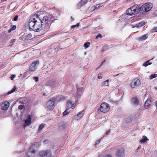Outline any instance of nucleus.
<instances>
[{
	"mask_svg": "<svg viewBox=\"0 0 157 157\" xmlns=\"http://www.w3.org/2000/svg\"><path fill=\"white\" fill-rule=\"evenodd\" d=\"M45 125V124H42L39 126L38 129V132H41V130L44 128Z\"/></svg>",
	"mask_w": 157,
	"mask_h": 157,
	"instance_id": "obj_24",
	"label": "nucleus"
},
{
	"mask_svg": "<svg viewBox=\"0 0 157 157\" xmlns=\"http://www.w3.org/2000/svg\"><path fill=\"white\" fill-rule=\"evenodd\" d=\"M102 37V35L101 34H99L96 36V39H98L99 38H101Z\"/></svg>",
	"mask_w": 157,
	"mask_h": 157,
	"instance_id": "obj_34",
	"label": "nucleus"
},
{
	"mask_svg": "<svg viewBox=\"0 0 157 157\" xmlns=\"http://www.w3.org/2000/svg\"><path fill=\"white\" fill-rule=\"evenodd\" d=\"M72 102L71 101H68L67 104V106L69 108H71L72 105Z\"/></svg>",
	"mask_w": 157,
	"mask_h": 157,
	"instance_id": "obj_28",
	"label": "nucleus"
},
{
	"mask_svg": "<svg viewBox=\"0 0 157 157\" xmlns=\"http://www.w3.org/2000/svg\"><path fill=\"white\" fill-rule=\"evenodd\" d=\"M12 44V42L11 41V42L10 43V44Z\"/></svg>",
	"mask_w": 157,
	"mask_h": 157,
	"instance_id": "obj_56",
	"label": "nucleus"
},
{
	"mask_svg": "<svg viewBox=\"0 0 157 157\" xmlns=\"http://www.w3.org/2000/svg\"><path fill=\"white\" fill-rule=\"evenodd\" d=\"M152 4L151 3H146L139 7V11L147 12L149 11L152 7Z\"/></svg>",
	"mask_w": 157,
	"mask_h": 157,
	"instance_id": "obj_3",
	"label": "nucleus"
},
{
	"mask_svg": "<svg viewBox=\"0 0 157 157\" xmlns=\"http://www.w3.org/2000/svg\"><path fill=\"white\" fill-rule=\"evenodd\" d=\"M65 99V98L64 96L61 95L59 99L60 101H63Z\"/></svg>",
	"mask_w": 157,
	"mask_h": 157,
	"instance_id": "obj_35",
	"label": "nucleus"
},
{
	"mask_svg": "<svg viewBox=\"0 0 157 157\" xmlns=\"http://www.w3.org/2000/svg\"><path fill=\"white\" fill-rule=\"evenodd\" d=\"M102 74L101 73H99L98 75V78L99 79H101L102 78Z\"/></svg>",
	"mask_w": 157,
	"mask_h": 157,
	"instance_id": "obj_37",
	"label": "nucleus"
},
{
	"mask_svg": "<svg viewBox=\"0 0 157 157\" xmlns=\"http://www.w3.org/2000/svg\"><path fill=\"white\" fill-rule=\"evenodd\" d=\"M100 141H101V140L100 139L98 140L97 141H96L95 143V145H96L99 144L100 142Z\"/></svg>",
	"mask_w": 157,
	"mask_h": 157,
	"instance_id": "obj_36",
	"label": "nucleus"
},
{
	"mask_svg": "<svg viewBox=\"0 0 157 157\" xmlns=\"http://www.w3.org/2000/svg\"><path fill=\"white\" fill-rule=\"evenodd\" d=\"M71 105H71V108L72 109H74L75 106V105L74 103H73L72 102V103Z\"/></svg>",
	"mask_w": 157,
	"mask_h": 157,
	"instance_id": "obj_43",
	"label": "nucleus"
},
{
	"mask_svg": "<svg viewBox=\"0 0 157 157\" xmlns=\"http://www.w3.org/2000/svg\"><path fill=\"white\" fill-rule=\"evenodd\" d=\"M140 80L137 78H135L132 80V82L131 83V86L133 88H135L140 84Z\"/></svg>",
	"mask_w": 157,
	"mask_h": 157,
	"instance_id": "obj_7",
	"label": "nucleus"
},
{
	"mask_svg": "<svg viewBox=\"0 0 157 157\" xmlns=\"http://www.w3.org/2000/svg\"><path fill=\"white\" fill-rule=\"evenodd\" d=\"M148 37V35L146 34L139 37L138 39L140 41H142L146 39Z\"/></svg>",
	"mask_w": 157,
	"mask_h": 157,
	"instance_id": "obj_17",
	"label": "nucleus"
},
{
	"mask_svg": "<svg viewBox=\"0 0 157 157\" xmlns=\"http://www.w3.org/2000/svg\"><path fill=\"white\" fill-rule=\"evenodd\" d=\"M39 144L38 143L35 142L33 143L30 147V152L33 155L32 157L35 156L36 153L37 151V148L38 147Z\"/></svg>",
	"mask_w": 157,
	"mask_h": 157,
	"instance_id": "obj_4",
	"label": "nucleus"
},
{
	"mask_svg": "<svg viewBox=\"0 0 157 157\" xmlns=\"http://www.w3.org/2000/svg\"><path fill=\"white\" fill-rule=\"evenodd\" d=\"M69 110L68 109H67L63 113L64 116H65L69 113Z\"/></svg>",
	"mask_w": 157,
	"mask_h": 157,
	"instance_id": "obj_29",
	"label": "nucleus"
},
{
	"mask_svg": "<svg viewBox=\"0 0 157 157\" xmlns=\"http://www.w3.org/2000/svg\"><path fill=\"white\" fill-rule=\"evenodd\" d=\"M55 98H52L48 101L46 103V107L49 110L53 109L55 107Z\"/></svg>",
	"mask_w": 157,
	"mask_h": 157,
	"instance_id": "obj_6",
	"label": "nucleus"
},
{
	"mask_svg": "<svg viewBox=\"0 0 157 157\" xmlns=\"http://www.w3.org/2000/svg\"><path fill=\"white\" fill-rule=\"evenodd\" d=\"M51 153L49 151H41L39 154V157H51Z\"/></svg>",
	"mask_w": 157,
	"mask_h": 157,
	"instance_id": "obj_8",
	"label": "nucleus"
},
{
	"mask_svg": "<svg viewBox=\"0 0 157 157\" xmlns=\"http://www.w3.org/2000/svg\"><path fill=\"white\" fill-rule=\"evenodd\" d=\"M23 106L22 105H20L18 106V109H22L23 108Z\"/></svg>",
	"mask_w": 157,
	"mask_h": 157,
	"instance_id": "obj_41",
	"label": "nucleus"
},
{
	"mask_svg": "<svg viewBox=\"0 0 157 157\" xmlns=\"http://www.w3.org/2000/svg\"><path fill=\"white\" fill-rule=\"evenodd\" d=\"M16 89V88L15 87V86H14V87H13V88L12 89V90H10V91H9V92H8L7 94H5V95L4 96L5 97V96H6V95H9V94H11V93H12L14 91H15V90Z\"/></svg>",
	"mask_w": 157,
	"mask_h": 157,
	"instance_id": "obj_21",
	"label": "nucleus"
},
{
	"mask_svg": "<svg viewBox=\"0 0 157 157\" xmlns=\"http://www.w3.org/2000/svg\"><path fill=\"white\" fill-rule=\"evenodd\" d=\"M71 18L72 19V20H74V19L72 17H71Z\"/></svg>",
	"mask_w": 157,
	"mask_h": 157,
	"instance_id": "obj_55",
	"label": "nucleus"
},
{
	"mask_svg": "<svg viewBox=\"0 0 157 157\" xmlns=\"http://www.w3.org/2000/svg\"><path fill=\"white\" fill-rule=\"evenodd\" d=\"M35 52V50H33L32 51V52H33V53H34V52Z\"/></svg>",
	"mask_w": 157,
	"mask_h": 157,
	"instance_id": "obj_52",
	"label": "nucleus"
},
{
	"mask_svg": "<svg viewBox=\"0 0 157 157\" xmlns=\"http://www.w3.org/2000/svg\"><path fill=\"white\" fill-rule=\"evenodd\" d=\"M145 24V23L140 22L138 24H137L136 25L134 26L133 28L136 27L139 28L140 27H141L143 25H144Z\"/></svg>",
	"mask_w": 157,
	"mask_h": 157,
	"instance_id": "obj_18",
	"label": "nucleus"
},
{
	"mask_svg": "<svg viewBox=\"0 0 157 157\" xmlns=\"http://www.w3.org/2000/svg\"><path fill=\"white\" fill-rule=\"evenodd\" d=\"M11 30H11V29H10V30H9V31H8V32H9V33L10 32Z\"/></svg>",
	"mask_w": 157,
	"mask_h": 157,
	"instance_id": "obj_54",
	"label": "nucleus"
},
{
	"mask_svg": "<svg viewBox=\"0 0 157 157\" xmlns=\"http://www.w3.org/2000/svg\"><path fill=\"white\" fill-rule=\"evenodd\" d=\"M110 132V131L109 130H108L107 131V132H106V134H108Z\"/></svg>",
	"mask_w": 157,
	"mask_h": 157,
	"instance_id": "obj_50",
	"label": "nucleus"
},
{
	"mask_svg": "<svg viewBox=\"0 0 157 157\" xmlns=\"http://www.w3.org/2000/svg\"><path fill=\"white\" fill-rule=\"evenodd\" d=\"M110 109V107L109 105L105 102L102 103L100 107V111L103 113L108 112Z\"/></svg>",
	"mask_w": 157,
	"mask_h": 157,
	"instance_id": "obj_5",
	"label": "nucleus"
},
{
	"mask_svg": "<svg viewBox=\"0 0 157 157\" xmlns=\"http://www.w3.org/2000/svg\"><path fill=\"white\" fill-rule=\"evenodd\" d=\"M84 112L82 111L79 112L75 117V119L76 120H79L84 115Z\"/></svg>",
	"mask_w": 157,
	"mask_h": 157,
	"instance_id": "obj_14",
	"label": "nucleus"
},
{
	"mask_svg": "<svg viewBox=\"0 0 157 157\" xmlns=\"http://www.w3.org/2000/svg\"><path fill=\"white\" fill-rule=\"evenodd\" d=\"M18 18V17L17 15L15 16L14 17L13 20L14 21H16L17 20Z\"/></svg>",
	"mask_w": 157,
	"mask_h": 157,
	"instance_id": "obj_39",
	"label": "nucleus"
},
{
	"mask_svg": "<svg viewBox=\"0 0 157 157\" xmlns=\"http://www.w3.org/2000/svg\"><path fill=\"white\" fill-rule=\"evenodd\" d=\"M156 108L157 109V102L156 103Z\"/></svg>",
	"mask_w": 157,
	"mask_h": 157,
	"instance_id": "obj_53",
	"label": "nucleus"
},
{
	"mask_svg": "<svg viewBox=\"0 0 157 157\" xmlns=\"http://www.w3.org/2000/svg\"><path fill=\"white\" fill-rule=\"evenodd\" d=\"M84 4L82 3V2L81 1L77 5L78 7H81L84 5Z\"/></svg>",
	"mask_w": 157,
	"mask_h": 157,
	"instance_id": "obj_30",
	"label": "nucleus"
},
{
	"mask_svg": "<svg viewBox=\"0 0 157 157\" xmlns=\"http://www.w3.org/2000/svg\"><path fill=\"white\" fill-rule=\"evenodd\" d=\"M156 77H157V74H152L149 76V78L150 79H152L155 78H156Z\"/></svg>",
	"mask_w": 157,
	"mask_h": 157,
	"instance_id": "obj_23",
	"label": "nucleus"
},
{
	"mask_svg": "<svg viewBox=\"0 0 157 157\" xmlns=\"http://www.w3.org/2000/svg\"><path fill=\"white\" fill-rule=\"evenodd\" d=\"M109 80L108 79H107V80L104 81L102 83V85L103 86H109Z\"/></svg>",
	"mask_w": 157,
	"mask_h": 157,
	"instance_id": "obj_20",
	"label": "nucleus"
},
{
	"mask_svg": "<svg viewBox=\"0 0 157 157\" xmlns=\"http://www.w3.org/2000/svg\"><path fill=\"white\" fill-rule=\"evenodd\" d=\"M125 154V151L124 149L121 148L118 150L116 154L117 156L123 157Z\"/></svg>",
	"mask_w": 157,
	"mask_h": 157,
	"instance_id": "obj_11",
	"label": "nucleus"
},
{
	"mask_svg": "<svg viewBox=\"0 0 157 157\" xmlns=\"http://www.w3.org/2000/svg\"><path fill=\"white\" fill-rule=\"evenodd\" d=\"M154 13L155 15H157V10L155 11Z\"/></svg>",
	"mask_w": 157,
	"mask_h": 157,
	"instance_id": "obj_48",
	"label": "nucleus"
},
{
	"mask_svg": "<svg viewBox=\"0 0 157 157\" xmlns=\"http://www.w3.org/2000/svg\"><path fill=\"white\" fill-rule=\"evenodd\" d=\"M40 11L30 17V30L41 31L44 33L48 30L51 22L50 17L45 15Z\"/></svg>",
	"mask_w": 157,
	"mask_h": 157,
	"instance_id": "obj_1",
	"label": "nucleus"
},
{
	"mask_svg": "<svg viewBox=\"0 0 157 157\" xmlns=\"http://www.w3.org/2000/svg\"><path fill=\"white\" fill-rule=\"evenodd\" d=\"M100 7V6L99 4H97L96 5L94 6L91 7V10L92 11H94L95 9L99 8Z\"/></svg>",
	"mask_w": 157,
	"mask_h": 157,
	"instance_id": "obj_19",
	"label": "nucleus"
},
{
	"mask_svg": "<svg viewBox=\"0 0 157 157\" xmlns=\"http://www.w3.org/2000/svg\"><path fill=\"white\" fill-rule=\"evenodd\" d=\"M29 125V115L28 116L27 118L25 121L24 126L25 127Z\"/></svg>",
	"mask_w": 157,
	"mask_h": 157,
	"instance_id": "obj_16",
	"label": "nucleus"
},
{
	"mask_svg": "<svg viewBox=\"0 0 157 157\" xmlns=\"http://www.w3.org/2000/svg\"><path fill=\"white\" fill-rule=\"evenodd\" d=\"M77 102V101H75V102Z\"/></svg>",
	"mask_w": 157,
	"mask_h": 157,
	"instance_id": "obj_57",
	"label": "nucleus"
},
{
	"mask_svg": "<svg viewBox=\"0 0 157 157\" xmlns=\"http://www.w3.org/2000/svg\"><path fill=\"white\" fill-rule=\"evenodd\" d=\"M16 39H13L11 40V42H12V44H10L9 46H12L13 44L15 43V42L16 41Z\"/></svg>",
	"mask_w": 157,
	"mask_h": 157,
	"instance_id": "obj_33",
	"label": "nucleus"
},
{
	"mask_svg": "<svg viewBox=\"0 0 157 157\" xmlns=\"http://www.w3.org/2000/svg\"><path fill=\"white\" fill-rule=\"evenodd\" d=\"M32 117L30 115V124L31 123V121L32 120Z\"/></svg>",
	"mask_w": 157,
	"mask_h": 157,
	"instance_id": "obj_51",
	"label": "nucleus"
},
{
	"mask_svg": "<svg viewBox=\"0 0 157 157\" xmlns=\"http://www.w3.org/2000/svg\"><path fill=\"white\" fill-rule=\"evenodd\" d=\"M81 1L82 2V3L84 5L87 3L88 0H82Z\"/></svg>",
	"mask_w": 157,
	"mask_h": 157,
	"instance_id": "obj_42",
	"label": "nucleus"
},
{
	"mask_svg": "<svg viewBox=\"0 0 157 157\" xmlns=\"http://www.w3.org/2000/svg\"><path fill=\"white\" fill-rule=\"evenodd\" d=\"M39 62L38 61H35L33 62L30 65V72H34L37 69L39 64Z\"/></svg>",
	"mask_w": 157,
	"mask_h": 157,
	"instance_id": "obj_9",
	"label": "nucleus"
},
{
	"mask_svg": "<svg viewBox=\"0 0 157 157\" xmlns=\"http://www.w3.org/2000/svg\"><path fill=\"white\" fill-rule=\"evenodd\" d=\"M16 76V75H12L11 76V77H10V79L11 80H13V79H14V78Z\"/></svg>",
	"mask_w": 157,
	"mask_h": 157,
	"instance_id": "obj_40",
	"label": "nucleus"
},
{
	"mask_svg": "<svg viewBox=\"0 0 157 157\" xmlns=\"http://www.w3.org/2000/svg\"><path fill=\"white\" fill-rule=\"evenodd\" d=\"M16 29V26L15 25H13L11 28V30H13Z\"/></svg>",
	"mask_w": 157,
	"mask_h": 157,
	"instance_id": "obj_44",
	"label": "nucleus"
},
{
	"mask_svg": "<svg viewBox=\"0 0 157 157\" xmlns=\"http://www.w3.org/2000/svg\"><path fill=\"white\" fill-rule=\"evenodd\" d=\"M131 101L132 104L136 106L139 104V100L136 97H134L132 98V99Z\"/></svg>",
	"mask_w": 157,
	"mask_h": 157,
	"instance_id": "obj_13",
	"label": "nucleus"
},
{
	"mask_svg": "<svg viewBox=\"0 0 157 157\" xmlns=\"http://www.w3.org/2000/svg\"><path fill=\"white\" fill-rule=\"evenodd\" d=\"M29 149H28V151H27V152L26 153V156L27 157H29Z\"/></svg>",
	"mask_w": 157,
	"mask_h": 157,
	"instance_id": "obj_45",
	"label": "nucleus"
},
{
	"mask_svg": "<svg viewBox=\"0 0 157 157\" xmlns=\"http://www.w3.org/2000/svg\"><path fill=\"white\" fill-rule=\"evenodd\" d=\"M83 87H80L78 88L77 89V95H76V97L78 98L79 96L81 95L83 93Z\"/></svg>",
	"mask_w": 157,
	"mask_h": 157,
	"instance_id": "obj_15",
	"label": "nucleus"
},
{
	"mask_svg": "<svg viewBox=\"0 0 157 157\" xmlns=\"http://www.w3.org/2000/svg\"><path fill=\"white\" fill-rule=\"evenodd\" d=\"M153 101V98L151 97H149L146 101L145 103V107L146 109L149 108V107L151 105L152 102Z\"/></svg>",
	"mask_w": 157,
	"mask_h": 157,
	"instance_id": "obj_10",
	"label": "nucleus"
},
{
	"mask_svg": "<svg viewBox=\"0 0 157 157\" xmlns=\"http://www.w3.org/2000/svg\"><path fill=\"white\" fill-rule=\"evenodd\" d=\"M143 138L140 141V142L142 143H144L145 142H146L147 140H148V139L147 138V137L146 136H144Z\"/></svg>",
	"mask_w": 157,
	"mask_h": 157,
	"instance_id": "obj_22",
	"label": "nucleus"
},
{
	"mask_svg": "<svg viewBox=\"0 0 157 157\" xmlns=\"http://www.w3.org/2000/svg\"><path fill=\"white\" fill-rule=\"evenodd\" d=\"M55 52H57L58 51V49L57 48H55L54 49Z\"/></svg>",
	"mask_w": 157,
	"mask_h": 157,
	"instance_id": "obj_47",
	"label": "nucleus"
},
{
	"mask_svg": "<svg viewBox=\"0 0 157 157\" xmlns=\"http://www.w3.org/2000/svg\"><path fill=\"white\" fill-rule=\"evenodd\" d=\"M106 62V60H104L103 62H101V64H100V66H99V67H98V68H100V67L101 66H102L103 65V63H104V62Z\"/></svg>",
	"mask_w": 157,
	"mask_h": 157,
	"instance_id": "obj_46",
	"label": "nucleus"
},
{
	"mask_svg": "<svg viewBox=\"0 0 157 157\" xmlns=\"http://www.w3.org/2000/svg\"><path fill=\"white\" fill-rule=\"evenodd\" d=\"M148 60L147 61H146L143 64V65L144 66H145L146 67L147 66L149 65H150L151 64V63H149V61L150 60Z\"/></svg>",
	"mask_w": 157,
	"mask_h": 157,
	"instance_id": "obj_25",
	"label": "nucleus"
},
{
	"mask_svg": "<svg viewBox=\"0 0 157 157\" xmlns=\"http://www.w3.org/2000/svg\"><path fill=\"white\" fill-rule=\"evenodd\" d=\"M119 75V74H117V75H113V77H115L117 76H118Z\"/></svg>",
	"mask_w": 157,
	"mask_h": 157,
	"instance_id": "obj_49",
	"label": "nucleus"
},
{
	"mask_svg": "<svg viewBox=\"0 0 157 157\" xmlns=\"http://www.w3.org/2000/svg\"><path fill=\"white\" fill-rule=\"evenodd\" d=\"M33 79L36 82H37L39 81V77L37 76L33 77Z\"/></svg>",
	"mask_w": 157,
	"mask_h": 157,
	"instance_id": "obj_27",
	"label": "nucleus"
},
{
	"mask_svg": "<svg viewBox=\"0 0 157 157\" xmlns=\"http://www.w3.org/2000/svg\"><path fill=\"white\" fill-rule=\"evenodd\" d=\"M153 32H157V27L154 28L152 30Z\"/></svg>",
	"mask_w": 157,
	"mask_h": 157,
	"instance_id": "obj_38",
	"label": "nucleus"
},
{
	"mask_svg": "<svg viewBox=\"0 0 157 157\" xmlns=\"http://www.w3.org/2000/svg\"><path fill=\"white\" fill-rule=\"evenodd\" d=\"M25 25L26 27H28L29 29V22L28 21L27 23H25Z\"/></svg>",
	"mask_w": 157,
	"mask_h": 157,
	"instance_id": "obj_32",
	"label": "nucleus"
},
{
	"mask_svg": "<svg viewBox=\"0 0 157 157\" xmlns=\"http://www.w3.org/2000/svg\"><path fill=\"white\" fill-rule=\"evenodd\" d=\"M90 43L89 42L85 43L84 44L85 48L86 49L89 46Z\"/></svg>",
	"mask_w": 157,
	"mask_h": 157,
	"instance_id": "obj_26",
	"label": "nucleus"
},
{
	"mask_svg": "<svg viewBox=\"0 0 157 157\" xmlns=\"http://www.w3.org/2000/svg\"><path fill=\"white\" fill-rule=\"evenodd\" d=\"M79 23H78L76 25H72L71 26V28L73 29L76 27H78L79 26Z\"/></svg>",
	"mask_w": 157,
	"mask_h": 157,
	"instance_id": "obj_31",
	"label": "nucleus"
},
{
	"mask_svg": "<svg viewBox=\"0 0 157 157\" xmlns=\"http://www.w3.org/2000/svg\"><path fill=\"white\" fill-rule=\"evenodd\" d=\"M139 7L137 5L132 6L126 11V14L128 15L135 14L139 11Z\"/></svg>",
	"mask_w": 157,
	"mask_h": 157,
	"instance_id": "obj_2",
	"label": "nucleus"
},
{
	"mask_svg": "<svg viewBox=\"0 0 157 157\" xmlns=\"http://www.w3.org/2000/svg\"><path fill=\"white\" fill-rule=\"evenodd\" d=\"M9 102L8 101H6L1 105V109L2 110H6L9 107Z\"/></svg>",
	"mask_w": 157,
	"mask_h": 157,
	"instance_id": "obj_12",
	"label": "nucleus"
}]
</instances>
